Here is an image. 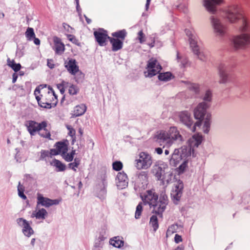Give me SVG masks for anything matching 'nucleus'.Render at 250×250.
<instances>
[{"mask_svg":"<svg viewBox=\"0 0 250 250\" xmlns=\"http://www.w3.org/2000/svg\"><path fill=\"white\" fill-rule=\"evenodd\" d=\"M222 16L230 22L234 23L241 20L240 31L242 33L233 38L232 43L235 49L246 47L250 44V24L245 16L241 7L238 4H231L223 10Z\"/></svg>","mask_w":250,"mask_h":250,"instance_id":"1","label":"nucleus"},{"mask_svg":"<svg viewBox=\"0 0 250 250\" xmlns=\"http://www.w3.org/2000/svg\"><path fill=\"white\" fill-rule=\"evenodd\" d=\"M141 197L144 205H148L158 215H162L168 203L167 196L165 193L161 194L158 200V194L153 188L146 190Z\"/></svg>","mask_w":250,"mask_h":250,"instance_id":"2","label":"nucleus"},{"mask_svg":"<svg viewBox=\"0 0 250 250\" xmlns=\"http://www.w3.org/2000/svg\"><path fill=\"white\" fill-rule=\"evenodd\" d=\"M34 94L41 107L50 109L57 103V95L53 89L49 87L40 85L36 88Z\"/></svg>","mask_w":250,"mask_h":250,"instance_id":"3","label":"nucleus"},{"mask_svg":"<svg viewBox=\"0 0 250 250\" xmlns=\"http://www.w3.org/2000/svg\"><path fill=\"white\" fill-rule=\"evenodd\" d=\"M212 100V93L209 90H207L203 97L204 102L200 103L194 109V114L196 119L201 120L204 118L203 130L204 133H208L210 129L211 123V115L207 113V109L210 105Z\"/></svg>","mask_w":250,"mask_h":250,"instance_id":"4","label":"nucleus"},{"mask_svg":"<svg viewBox=\"0 0 250 250\" xmlns=\"http://www.w3.org/2000/svg\"><path fill=\"white\" fill-rule=\"evenodd\" d=\"M157 141L159 143H166L168 145L172 143L173 141H182V137L180 134L177 127H170L168 132L161 130L158 132L156 135Z\"/></svg>","mask_w":250,"mask_h":250,"instance_id":"5","label":"nucleus"},{"mask_svg":"<svg viewBox=\"0 0 250 250\" xmlns=\"http://www.w3.org/2000/svg\"><path fill=\"white\" fill-rule=\"evenodd\" d=\"M185 32L188 37L190 46L194 54L197 55L200 60L203 61H206L207 56L203 51H201L198 42V38L194 31L192 29H186Z\"/></svg>","mask_w":250,"mask_h":250,"instance_id":"6","label":"nucleus"},{"mask_svg":"<svg viewBox=\"0 0 250 250\" xmlns=\"http://www.w3.org/2000/svg\"><path fill=\"white\" fill-rule=\"evenodd\" d=\"M64 65L67 71L71 75H76L77 73H79L75 77V81L77 83H79L83 81L84 75L81 72H79V66L77 64V62L75 59H70L68 61H65Z\"/></svg>","mask_w":250,"mask_h":250,"instance_id":"7","label":"nucleus"},{"mask_svg":"<svg viewBox=\"0 0 250 250\" xmlns=\"http://www.w3.org/2000/svg\"><path fill=\"white\" fill-rule=\"evenodd\" d=\"M152 164V158L148 153H140L139 158L135 160V167L138 169H147Z\"/></svg>","mask_w":250,"mask_h":250,"instance_id":"8","label":"nucleus"},{"mask_svg":"<svg viewBox=\"0 0 250 250\" xmlns=\"http://www.w3.org/2000/svg\"><path fill=\"white\" fill-rule=\"evenodd\" d=\"M47 122L42 121L41 123H38L32 121V135L34 132L37 131L39 134L44 138L50 139V131L46 128Z\"/></svg>","mask_w":250,"mask_h":250,"instance_id":"9","label":"nucleus"},{"mask_svg":"<svg viewBox=\"0 0 250 250\" xmlns=\"http://www.w3.org/2000/svg\"><path fill=\"white\" fill-rule=\"evenodd\" d=\"M146 69L144 72L146 77H151L161 71L162 66L156 59L152 58L147 62Z\"/></svg>","mask_w":250,"mask_h":250,"instance_id":"10","label":"nucleus"},{"mask_svg":"<svg viewBox=\"0 0 250 250\" xmlns=\"http://www.w3.org/2000/svg\"><path fill=\"white\" fill-rule=\"evenodd\" d=\"M179 116L181 121L190 128L193 132L195 131L196 127L197 126L200 127L201 125L202 121L199 120L197 121L193 126H192L193 122L189 114L187 111L182 112Z\"/></svg>","mask_w":250,"mask_h":250,"instance_id":"11","label":"nucleus"},{"mask_svg":"<svg viewBox=\"0 0 250 250\" xmlns=\"http://www.w3.org/2000/svg\"><path fill=\"white\" fill-rule=\"evenodd\" d=\"M37 198L38 205H41L45 208H49L53 205H57L61 202V199H51L44 197L42 194L40 193H38Z\"/></svg>","mask_w":250,"mask_h":250,"instance_id":"12","label":"nucleus"},{"mask_svg":"<svg viewBox=\"0 0 250 250\" xmlns=\"http://www.w3.org/2000/svg\"><path fill=\"white\" fill-rule=\"evenodd\" d=\"M229 68L228 66L224 63H221L219 65L218 70L220 78V83H225L230 81L231 77L229 73Z\"/></svg>","mask_w":250,"mask_h":250,"instance_id":"13","label":"nucleus"},{"mask_svg":"<svg viewBox=\"0 0 250 250\" xmlns=\"http://www.w3.org/2000/svg\"><path fill=\"white\" fill-rule=\"evenodd\" d=\"M210 19L215 33L219 36L225 35L226 32L227 28L221 22L220 20L214 16H211Z\"/></svg>","mask_w":250,"mask_h":250,"instance_id":"14","label":"nucleus"},{"mask_svg":"<svg viewBox=\"0 0 250 250\" xmlns=\"http://www.w3.org/2000/svg\"><path fill=\"white\" fill-rule=\"evenodd\" d=\"M16 222L22 229V232L27 237L31 235V227L29 223L22 218H19L16 220Z\"/></svg>","mask_w":250,"mask_h":250,"instance_id":"15","label":"nucleus"},{"mask_svg":"<svg viewBox=\"0 0 250 250\" xmlns=\"http://www.w3.org/2000/svg\"><path fill=\"white\" fill-rule=\"evenodd\" d=\"M202 140L203 136L202 135L198 133L193 135L192 137L188 140V145L189 147V149L187 153L189 155H190L191 150L193 152L194 148L195 147H198L202 143Z\"/></svg>","mask_w":250,"mask_h":250,"instance_id":"16","label":"nucleus"},{"mask_svg":"<svg viewBox=\"0 0 250 250\" xmlns=\"http://www.w3.org/2000/svg\"><path fill=\"white\" fill-rule=\"evenodd\" d=\"M204 5L211 14H215L217 6L224 2V0H203Z\"/></svg>","mask_w":250,"mask_h":250,"instance_id":"17","label":"nucleus"},{"mask_svg":"<svg viewBox=\"0 0 250 250\" xmlns=\"http://www.w3.org/2000/svg\"><path fill=\"white\" fill-rule=\"evenodd\" d=\"M183 188V182L179 181L171 193V197L175 204H177V202L180 200L182 196Z\"/></svg>","mask_w":250,"mask_h":250,"instance_id":"18","label":"nucleus"},{"mask_svg":"<svg viewBox=\"0 0 250 250\" xmlns=\"http://www.w3.org/2000/svg\"><path fill=\"white\" fill-rule=\"evenodd\" d=\"M94 35L96 42L102 46L106 44L107 40L109 37L108 36L107 32L104 30L94 31Z\"/></svg>","mask_w":250,"mask_h":250,"instance_id":"19","label":"nucleus"},{"mask_svg":"<svg viewBox=\"0 0 250 250\" xmlns=\"http://www.w3.org/2000/svg\"><path fill=\"white\" fill-rule=\"evenodd\" d=\"M52 40L53 42L52 48L55 53L58 55L62 54L65 50V46L61 39L57 36H54L53 37Z\"/></svg>","mask_w":250,"mask_h":250,"instance_id":"20","label":"nucleus"},{"mask_svg":"<svg viewBox=\"0 0 250 250\" xmlns=\"http://www.w3.org/2000/svg\"><path fill=\"white\" fill-rule=\"evenodd\" d=\"M188 155V153L186 154L184 152L180 153L179 149L175 148L170 159V164L174 167H177L183 158Z\"/></svg>","mask_w":250,"mask_h":250,"instance_id":"21","label":"nucleus"},{"mask_svg":"<svg viewBox=\"0 0 250 250\" xmlns=\"http://www.w3.org/2000/svg\"><path fill=\"white\" fill-rule=\"evenodd\" d=\"M116 185L119 188L123 189L127 186L128 178L124 172H119L116 177Z\"/></svg>","mask_w":250,"mask_h":250,"instance_id":"22","label":"nucleus"},{"mask_svg":"<svg viewBox=\"0 0 250 250\" xmlns=\"http://www.w3.org/2000/svg\"><path fill=\"white\" fill-rule=\"evenodd\" d=\"M168 169L167 165L163 163L158 166H155L153 172L158 180H161Z\"/></svg>","mask_w":250,"mask_h":250,"instance_id":"23","label":"nucleus"},{"mask_svg":"<svg viewBox=\"0 0 250 250\" xmlns=\"http://www.w3.org/2000/svg\"><path fill=\"white\" fill-rule=\"evenodd\" d=\"M108 40L112 46V50L114 52L117 51L122 49L124 45V41L120 39L108 37Z\"/></svg>","mask_w":250,"mask_h":250,"instance_id":"24","label":"nucleus"},{"mask_svg":"<svg viewBox=\"0 0 250 250\" xmlns=\"http://www.w3.org/2000/svg\"><path fill=\"white\" fill-rule=\"evenodd\" d=\"M109 242L111 245L118 248H122L124 244L123 238L120 236H115L110 239Z\"/></svg>","mask_w":250,"mask_h":250,"instance_id":"25","label":"nucleus"},{"mask_svg":"<svg viewBox=\"0 0 250 250\" xmlns=\"http://www.w3.org/2000/svg\"><path fill=\"white\" fill-rule=\"evenodd\" d=\"M86 110V106L84 104H81L75 107L73 111V116L78 117L83 115Z\"/></svg>","mask_w":250,"mask_h":250,"instance_id":"26","label":"nucleus"},{"mask_svg":"<svg viewBox=\"0 0 250 250\" xmlns=\"http://www.w3.org/2000/svg\"><path fill=\"white\" fill-rule=\"evenodd\" d=\"M177 60L178 62H180V66L181 68H185L188 65V58L185 56H182L180 54L179 52H177Z\"/></svg>","mask_w":250,"mask_h":250,"instance_id":"27","label":"nucleus"},{"mask_svg":"<svg viewBox=\"0 0 250 250\" xmlns=\"http://www.w3.org/2000/svg\"><path fill=\"white\" fill-rule=\"evenodd\" d=\"M127 33L125 29H122L113 32L111 35L113 38L120 39V40L124 41L127 36Z\"/></svg>","mask_w":250,"mask_h":250,"instance_id":"28","label":"nucleus"},{"mask_svg":"<svg viewBox=\"0 0 250 250\" xmlns=\"http://www.w3.org/2000/svg\"><path fill=\"white\" fill-rule=\"evenodd\" d=\"M55 146L62 155L68 150V144L65 142H59L56 144Z\"/></svg>","mask_w":250,"mask_h":250,"instance_id":"29","label":"nucleus"},{"mask_svg":"<svg viewBox=\"0 0 250 250\" xmlns=\"http://www.w3.org/2000/svg\"><path fill=\"white\" fill-rule=\"evenodd\" d=\"M50 164L52 166L56 167V171L58 172L63 171L66 169V166L58 160L55 159Z\"/></svg>","mask_w":250,"mask_h":250,"instance_id":"30","label":"nucleus"},{"mask_svg":"<svg viewBox=\"0 0 250 250\" xmlns=\"http://www.w3.org/2000/svg\"><path fill=\"white\" fill-rule=\"evenodd\" d=\"M7 64L15 71V73H18L21 68V65L20 63H16L14 60H10L9 58L7 60Z\"/></svg>","mask_w":250,"mask_h":250,"instance_id":"31","label":"nucleus"},{"mask_svg":"<svg viewBox=\"0 0 250 250\" xmlns=\"http://www.w3.org/2000/svg\"><path fill=\"white\" fill-rule=\"evenodd\" d=\"M47 215V212L46 209L42 208L37 210L34 216L32 214V217L35 216L37 219L43 220Z\"/></svg>","mask_w":250,"mask_h":250,"instance_id":"32","label":"nucleus"},{"mask_svg":"<svg viewBox=\"0 0 250 250\" xmlns=\"http://www.w3.org/2000/svg\"><path fill=\"white\" fill-rule=\"evenodd\" d=\"M172 75L170 72H167L165 73H160L158 75L159 80L162 81H168L171 79Z\"/></svg>","mask_w":250,"mask_h":250,"instance_id":"33","label":"nucleus"},{"mask_svg":"<svg viewBox=\"0 0 250 250\" xmlns=\"http://www.w3.org/2000/svg\"><path fill=\"white\" fill-rule=\"evenodd\" d=\"M172 177L173 175L172 173L167 171L161 181H162L163 185L168 184L171 181Z\"/></svg>","mask_w":250,"mask_h":250,"instance_id":"34","label":"nucleus"},{"mask_svg":"<svg viewBox=\"0 0 250 250\" xmlns=\"http://www.w3.org/2000/svg\"><path fill=\"white\" fill-rule=\"evenodd\" d=\"M75 154V150H72L70 153H67V151H66L62 156L66 161L71 162L74 159Z\"/></svg>","mask_w":250,"mask_h":250,"instance_id":"35","label":"nucleus"},{"mask_svg":"<svg viewBox=\"0 0 250 250\" xmlns=\"http://www.w3.org/2000/svg\"><path fill=\"white\" fill-rule=\"evenodd\" d=\"M80 161H81L79 158H75L73 162L70 163L68 164V168L72 169L75 172L77 171V168H78L80 165Z\"/></svg>","mask_w":250,"mask_h":250,"instance_id":"36","label":"nucleus"},{"mask_svg":"<svg viewBox=\"0 0 250 250\" xmlns=\"http://www.w3.org/2000/svg\"><path fill=\"white\" fill-rule=\"evenodd\" d=\"M150 224L153 228V229L154 231H156L158 229L159 224L158 222V218L156 215H153L150 217Z\"/></svg>","mask_w":250,"mask_h":250,"instance_id":"37","label":"nucleus"},{"mask_svg":"<svg viewBox=\"0 0 250 250\" xmlns=\"http://www.w3.org/2000/svg\"><path fill=\"white\" fill-rule=\"evenodd\" d=\"M178 229V226L177 224H173L170 226L167 231V237H168L173 233L176 232Z\"/></svg>","mask_w":250,"mask_h":250,"instance_id":"38","label":"nucleus"},{"mask_svg":"<svg viewBox=\"0 0 250 250\" xmlns=\"http://www.w3.org/2000/svg\"><path fill=\"white\" fill-rule=\"evenodd\" d=\"M143 211V203L140 202L137 206L135 213V218L136 219L140 218Z\"/></svg>","mask_w":250,"mask_h":250,"instance_id":"39","label":"nucleus"},{"mask_svg":"<svg viewBox=\"0 0 250 250\" xmlns=\"http://www.w3.org/2000/svg\"><path fill=\"white\" fill-rule=\"evenodd\" d=\"M138 179L142 183H144L147 181V173L146 171H141L138 174Z\"/></svg>","mask_w":250,"mask_h":250,"instance_id":"40","label":"nucleus"},{"mask_svg":"<svg viewBox=\"0 0 250 250\" xmlns=\"http://www.w3.org/2000/svg\"><path fill=\"white\" fill-rule=\"evenodd\" d=\"M24 187L19 183L18 187V195L23 200L26 199V196L24 194Z\"/></svg>","mask_w":250,"mask_h":250,"instance_id":"41","label":"nucleus"},{"mask_svg":"<svg viewBox=\"0 0 250 250\" xmlns=\"http://www.w3.org/2000/svg\"><path fill=\"white\" fill-rule=\"evenodd\" d=\"M79 91L78 87L74 84H71L69 86L68 92L70 95H76Z\"/></svg>","mask_w":250,"mask_h":250,"instance_id":"42","label":"nucleus"},{"mask_svg":"<svg viewBox=\"0 0 250 250\" xmlns=\"http://www.w3.org/2000/svg\"><path fill=\"white\" fill-rule=\"evenodd\" d=\"M66 127L68 130V134L71 137L73 141L76 138V131L75 130L69 125H66Z\"/></svg>","mask_w":250,"mask_h":250,"instance_id":"43","label":"nucleus"},{"mask_svg":"<svg viewBox=\"0 0 250 250\" xmlns=\"http://www.w3.org/2000/svg\"><path fill=\"white\" fill-rule=\"evenodd\" d=\"M113 169L116 171H119L123 168V164L120 161H116L113 163Z\"/></svg>","mask_w":250,"mask_h":250,"instance_id":"44","label":"nucleus"},{"mask_svg":"<svg viewBox=\"0 0 250 250\" xmlns=\"http://www.w3.org/2000/svg\"><path fill=\"white\" fill-rule=\"evenodd\" d=\"M137 39L139 40L140 43H143L146 41V36L144 34L142 30L138 32Z\"/></svg>","mask_w":250,"mask_h":250,"instance_id":"45","label":"nucleus"},{"mask_svg":"<svg viewBox=\"0 0 250 250\" xmlns=\"http://www.w3.org/2000/svg\"><path fill=\"white\" fill-rule=\"evenodd\" d=\"M67 39L71 42L74 44L80 45V42L78 39L76 38V37L71 34H67Z\"/></svg>","mask_w":250,"mask_h":250,"instance_id":"46","label":"nucleus"},{"mask_svg":"<svg viewBox=\"0 0 250 250\" xmlns=\"http://www.w3.org/2000/svg\"><path fill=\"white\" fill-rule=\"evenodd\" d=\"M104 245V242L96 240L93 250H101Z\"/></svg>","mask_w":250,"mask_h":250,"instance_id":"47","label":"nucleus"},{"mask_svg":"<svg viewBox=\"0 0 250 250\" xmlns=\"http://www.w3.org/2000/svg\"><path fill=\"white\" fill-rule=\"evenodd\" d=\"M62 26L64 29L68 33H73L74 31V29L71 27L69 25L67 24L66 23H63Z\"/></svg>","mask_w":250,"mask_h":250,"instance_id":"48","label":"nucleus"},{"mask_svg":"<svg viewBox=\"0 0 250 250\" xmlns=\"http://www.w3.org/2000/svg\"><path fill=\"white\" fill-rule=\"evenodd\" d=\"M189 88L193 91L195 93H197L199 92V86L197 83H191L189 86Z\"/></svg>","mask_w":250,"mask_h":250,"instance_id":"49","label":"nucleus"},{"mask_svg":"<svg viewBox=\"0 0 250 250\" xmlns=\"http://www.w3.org/2000/svg\"><path fill=\"white\" fill-rule=\"evenodd\" d=\"M149 41L148 42L147 44L150 48H152L154 46L155 42V36H151L149 37Z\"/></svg>","mask_w":250,"mask_h":250,"instance_id":"50","label":"nucleus"},{"mask_svg":"<svg viewBox=\"0 0 250 250\" xmlns=\"http://www.w3.org/2000/svg\"><path fill=\"white\" fill-rule=\"evenodd\" d=\"M32 41L34 43L37 45H39L40 44V41L39 39L36 38L35 34L34 32L33 29L32 28Z\"/></svg>","mask_w":250,"mask_h":250,"instance_id":"51","label":"nucleus"},{"mask_svg":"<svg viewBox=\"0 0 250 250\" xmlns=\"http://www.w3.org/2000/svg\"><path fill=\"white\" fill-rule=\"evenodd\" d=\"M24 125L26 127L30 134L31 135V121H26L24 124Z\"/></svg>","mask_w":250,"mask_h":250,"instance_id":"52","label":"nucleus"},{"mask_svg":"<svg viewBox=\"0 0 250 250\" xmlns=\"http://www.w3.org/2000/svg\"><path fill=\"white\" fill-rule=\"evenodd\" d=\"M183 239L182 236L178 234H176L174 237V241L176 243L178 244L182 242Z\"/></svg>","mask_w":250,"mask_h":250,"instance_id":"53","label":"nucleus"},{"mask_svg":"<svg viewBox=\"0 0 250 250\" xmlns=\"http://www.w3.org/2000/svg\"><path fill=\"white\" fill-rule=\"evenodd\" d=\"M25 35L28 40L30 41L31 40V27L27 28Z\"/></svg>","mask_w":250,"mask_h":250,"instance_id":"54","label":"nucleus"},{"mask_svg":"<svg viewBox=\"0 0 250 250\" xmlns=\"http://www.w3.org/2000/svg\"><path fill=\"white\" fill-rule=\"evenodd\" d=\"M50 156L49 151L48 150H43L41 152V157L42 158H45L46 157Z\"/></svg>","mask_w":250,"mask_h":250,"instance_id":"55","label":"nucleus"},{"mask_svg":"<svg viewBox=\"0 0 250 250\" xmlns=\"http://www.w3.org/2000/svg\"><path fill=\"white\" fill-rule=\"evenodd\" d=\"M47 65L50 68H53L55 66L54 61L52 59H48Z\"/></svg>","mask_w":250,"mask_h":250,"instance_id":"56","label":"nucleus"},{"mask_svg":"<svg viewBox=\"0 0 250 250\" xmlns=\"http://www.w3.org/2000/svg\"><path fill=\"white\" fill-rule=\"evenodd\" d=\"M49 153L50 154V156L52 155H56L58 154H60L59 153L57 148L56 147V148H52L50 150Z\"/></svg>","mask_w":250,"mask_h":250,"instance_id":"57","label":"nucleus"},{"mask_svg":"<svg viewBox=\"0 0 250 250\" xmlns=\"http://www.w3.org/2000/svg\"><path fill=\"white\" fill-rule=\"evenodd\" d=\"M187 167V163L184 162L182 165H181L179 167V169L180 172H183L185 170V168Z\"/></svg>","mask_w":250,"mask_h":250,"instance_id":"58","label":"nucleus"},{"mask_svg":"<svg viewBox=\"0 0 250 250\" xmlns=\"http://www.w3.org/2000/svg\"><path fill=\"white\" fill-rule=\"evenodd\" d=\"M12 83H15L17 80V78L18 77V73H13V75H12Z\"/></svg>","mask_w":250,"mask_h":250,"instance_id":"59","label":"nucleus"},{"mask_svg":"<svg viewBox=\"0 0 250 250\" xmlns=\"http://www.w3.org/2000/svg\"><path fill=\"white\" fill-rule=\"evenodd\" d=\"M105 238L104 237L103 235H100L98 238L96 240L100 241L101 242H103Z\"/></svg>","mask_w":250,"mask_h":250,"instance_id":"60","label":"nucleus"},{"mask_svg":"<svg viewBox=\"0 0 250 250\" xmlns=\"http://www.w3.org/2000/svg\"><path fill=\"white\" fill-rule=\"evenodd\" d=\"M155 151L158 154H161L163 153V149L162 148L157 147L155 148Z\"/></svg>","mask_w":250,"mask_h":250,"instance_id":"61","label":"nucleus"},{"mask_svg":"<svg viewBox=\"0 0 250 250\" xmlns=\"http://www.w3.org/2000/svg\"><path fill=\"white\" fill-rule=\"evenodd\" d=\"M185 247L183 245L178 246L174 250H184Z\"/></svg>","mask_w":250,"mask_h":250,"instance_id":"62","label":"nucleus"},{"mask_svg":"<svg viewBox=\"0 0 250 250\" xmlns=\"http://www.w3.org/2000/svg\"><path fill=\"white\" fill-rule=\"evenodd\" d=\"M150 1H151V0H146V10H147L148 8H149Z\"/></svg>","mask_w":250,"mask_h":250,"instance_id":"63","label":"nucleus"},{"mask_svg":"<svg viewBox=\"0 0 250 250\" xmlns=\"http://www.w3.org/2000/svg\"><path fill=\"white\" fill-rule=\"evenodd\" d=\"M18 76H23L24 75V72L22 71H18Z\"/></svg>","mask_w":250,"mask_h":250,"instance_id":"64","label":"nucleus"}]
</instances>
